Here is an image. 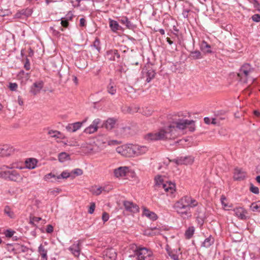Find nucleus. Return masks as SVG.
I'll use <instances>...</instances> for the list:
<instances>
[{"label": "nucleus", "mask_w": 260, "mask_h": 260, "mask_svg": "<svg viewBox=\"0 0 260 260\" xmlns=\"http://www.w3.org/2000/svg\"><path fill=\"white\" fill-rule=\"evenodd\" d=\"M48 134L53 138H61V133L57 131L49 130Z\"/></svg>", "instance_id": "72a5a7b5"}, {"label": "nucleus", "mask_w": 260, "mask_h": 260, "mask_svg": "<svg viewBox=\"0 0 260 260\" xmlns=\"http://www.w3.org/2000/svg\"><path fill=\"white\" fill-rule=\"evenodd\" d=\"M224 112H222V111H221V112L218 111L217 112V113L216 114V116L218 115V121H219L220 120H224L226 118V116L224 115Z\"/></svg>", "instance_id": "37998d69"}, {"label": "nucleus", "mask_w": 260, "mask_h": 260, "mask_svg": "<svg viewBox=\"0 0 260 260\" xmlns=\"http://www.w3.org/2000/svg\"><path fill=\"white\" fill-rule=\"evenodd\" d=\"M66 129L69 132H75L74 130H73L74 129L71 123L69 124L68 125H67L66 127Z\"/></svg>", "instance_id": "bf43d9fd"}, {"label": "nucleus", "mask_w": 260, "mask_h": 260, "mask_svg": "<svg viewBox=\"0 0 260 260\" xmlns=\"http://www.w3.org/2000/svg\"><path fill=\"white\" fill-rule=\"evenodd\" d=\"M61 25L64 27H68V26H69V21L66 20V19H63V18H61Z\"/></svg>", "instance_id": "864d4df0"}, {"label": "nucleus", "mask_w": 260, "mask_h": 260, "mask_svg": "<svg viewBox=\"0 0 260 260\" xmlns=\"http://www.w3.org/2000/svg\"><path fill=\"white\" fill-rule=\"evenodd\" d=\"M128 170L127 167H120L114 170V174L116 177H123L126 175Z\"/></svg>", "instance_id": "f3484780"}, {"label": "nucleus", "mask_w": 260, "mask_h": 260, "mask_svg": "<svg viewBox=\"0 0 260 260\" xmlns=\"http://www.w3.org/2000/svg\"><path fill=\"white\" fill-rule=\"evenodd\" d=\"M194 229L193 227H189L185 232V236L186 238L190 239L193 235Z\"/></svg>", "instance_id": "c9c22d12"}, {"label": "nucleus", "mask_w": 260, "mask_h": 260, "mask_svg": "<svg viewBox=\"0 0 260 260\" xmlns=\"http://www.w3.org/2000/svg\"><path fill=\"white\" fill-rule=\"evenodd\" d=\"M123 205L127 211H130V202L124 201Z\"/></svg>", "instance_id": "4d7b16f0"}, {"label": "nucleus", "mask_w": 260, "mask_h": 260, "mask_svg": "<svg viewBox=\"0 0 260 260\" xmlns=\"http://www.w3.org/2000/svg\"><path fill=\"white\" fill-rule=\"evenodd\" d=\"M8 180L15 182H21L22 177L16 170H11Z\"/></svg>", "instance_id": "2eb2a0df"}, {"label": "nucleus", "mask_w": 260, "mask_h": 260, "mask_svg": "<svg viewBox=\"0 0 260 260\" xmlns=\"http://www.w3.org/2000/svg\"><path fill=\"white\" fill-rule=\"evenodd\" d=\"M32 13V9L27 8L25 9H22L17 12L14 15L15 18H21L23 17H28L30 16Z\"/></svg>", "instance_id": "ddd939ff"}, {"label": "nucleus", "mask_w": 260, "mask_h": 260, "mask_svg": "<svg viewBox=\"0 0 260 260\" xmlns=\"http://www.w3.org/2000/svg\"><path fill=\"white\" fill-rule=\"evenodd\" d=\"M101 120L99 118L94 119L92 124L84 129V133L88 134H93L98 129V125L101 123Z\"/></svg>", "instance_id": "9d476101"}, {"label": "nucleus", "mask_w": 260, "mask_h": 260, "mask_svg": "<svg viewBox=\"0 0 260 260\" xmlns=\"http://www.w3.org/2000/svg\"><path fill=\"white\" fill-rule=\"evenodd\" d=\"M189 11H190V10H188V9H184L183 10L182 14L184 18H188V14Z\"/></svg>", "instance_id": "052dcab7"}, {"label": "nucleus", "mask_w": 260, "mask_h": 260, "mask_svg": "<svg viewBox=\"0 0 260 260\" xmlns=\"http://www.w3.org/2000/svg\"><path fill=\"white\" fill-rule=\"evenodd\" d=\"M41 220V217H33L30 219V223L34 224L35 222H38Z\"/></svg>", "instance_id": "09e8293b"}, {"label": "nucleus", "mask_w": 260, "mask_h": 260, "mask_svg": "<svg viewBox=\"0 0 260 260\" xmlns=\"http://www.w3.org/2000/svg\"><path fill=\"white\" fill-rule=\"evenodd\" d=\"M214 242V238L211 235H210L202 243L201 246L205 248H209Z\"/></svg>", "instance_id": "5701e85b"}, {"label": "nucleus", "mask_w": 260, "mask_h": 260, "mask_svg": "<svg viewBox=\"0 0 260 260\" xmlns=\"http://www.w3.org/2000/svg\"><path fill=\"white\" fill-rule=\"evenodd\" d=\"M95 208V204L94 202H91L89 206L88 212L89 214H92L94 212Z\"/></svg>", "instance_id": "a18cd8bd"}, {"label": "nucleus", "mask_w": 260, "mask_h": 260, "mask_svg": "<svg viewBox=\"0 0 260 260\" xmlns=\"http://www.w3.org/2000/svg\"><path fill=\"white\" fill-rule=\"evenodd\" d=\"M120 21L122 24H125L127 28H130V22L128 21L127 18H121Z\"/></svg>", "instance_id": "a19ab883"}, {"label": "nucleus", "mask_w": 260, "mask_h": 260, "mask_svg": "<svg viewBox=\"0 0 260 260\" xmlns=\"http://www.w3.org/2000/svg\"><path fill=\"white\" fill-rule=\"evenodd\" d=\"M70 176V173L67 171H63L61 174L57 175L56 179L59 180L60 179H67Z\"/></svg>", "instance_id": "e433bc0d"}, {"label": "nucleus", "mask_w": 260, "mask_h": 260, "mask_svg": "<svg viewBox=\"0 0 260 260\" xmlns=\"http://www.w3.org/2000/svg\"><path fill=\"white\" fill-rule=\"evenodd\" d=\"M10 168L7 166H3L0 168V177L8 180L11 170H8Z\"/></svg>", "instance_id": "6ab92c4d"}, {"label": "nucleus", "mask_w": 260, "mask_h": 260, "mask_svg": "<svg viewBox=\"0 0 260 260\" xmlns=\"http://www.w3.org/2000/svg\"><path fill=\"white\" fill-rule=\"evenodd\" d=\"M249 189L250 191L254 194H257L259 193V188L257 187L254 186L252 184H250Z\"/></svg>", "instance_id": "ea45409f"}, {"label": "nucleus", "mask_w": 260, "mask_h": 260, "mask_svg": "<svg viewBox=\"0 0 260 260\" xmlns=\"http://www.w3.org/2000/svg\"><path fill=\"white\" fill-rule=\"evenodd\" d=\"M115 123L116 120L115 119L110 118L105 122L102 126L105 127L107 129L110 130L114 127Z\"/></svg>", "instance_id": "4be33fe9"}, {"label": "nucleus", "mask_w": 260, "mask_h": 260, "mask_svg": "<svg viewBox=\"0 0 260 260\" xmlns=\"http://www.w3.org/2000/svg\"><path fill=\"white\" fill-rule=\"evenodd\" d=\"M24 68L26 70H29L30 69V63L28 59L26 58L25 63L24 66Z\"/></svg>", "instance_id": "680f3d73"}, {"label": "nucleus", "mask_w": 260, "mask_h": 260, "mask_svg": "<svg viewBox=\"0 0 260 260\" xmlns=\"http://www.w3.org/2000/svg\"><path fill=\"white\" fill-rule=\"evenodd\" d=\"M56 177L57 176H56L54 174H53L52 173H50L45 175L44 179L45 180L47 181L49 180L51 178H54L56 180H57V179H56Z\"/></svg>", "instance_id": "c03bdc74"}, {"label": "nucleus", "mask_w": 260, "mask_h": 260, "mask_svg": "<svg viewBox=\"0 0 260 260\" xmlns=\"http://www.w3.org/2000/svg\"><path fill=\"white\" fill-rule=\"evenodd\" d=\"M69 249L75 256L78 257L80 254L81 250V242L80 241H78L76 242H75L69 247Z\"/></svg>", "instance_id": "9b49d317"}, {"label": "nucleus", "mask_w": 260, "mask_h": 260, "mask_svg": "<svg viewBox=\"0 0 260 260\" xmlns=\"http://www.w3.org/2000/svg\"><path fill=\"white\" fill-rule=\"evenodd\" d=\"M20 251L22 252H26L28 251V248L24 246H21L20 248Z\"/></svg>", "instance_id": "338daca9"}, {"label": "nucleus", "mask_w": 260, "mask_h": 260, "mask_svg": "<svg viewBox=\"0 0 260 260\" xmlns=\"http://www.w3.org/2000/svg\"><path fill=\"white\" fill-rule=\"evenodd\" d=\"M198 204V202L191 197L185 196L175 204L174 208L182 218H188L192 216L190 209L196 207Z\"/></svg>", "instance_id": "f03ea898"}, {"label": "nucleus", "mask_w": 260, "mask_h": 260, "mask_svg": "<svg viewBox=\"0 0 260 260\" xmlns=\"http://www.w3.org/2000/svg\"><path fill=\"white\" fill-rule=\"evenodd\" d=\"M119 57L120 55L117 50H110L107 52V57L109 60H115V57L119 58Z\"/></svg>", "instance_id": "412c9836"}, {"label": "nucleus", "mask_w": 260, "mask_h": 260, "mask_svg": "<svg viewBox=\"0 0 260 260\" xmlns=\"http://www.w3.org/2000/svg\"><path fill=\"white\" fill-rule=\"evenodd\" d=\"M175 126H169L164 129H160L159 132L155 133H149L147 134L145 138L146 140H159L172 139L176 137L175 132L176 128L180 129H184L187 126H189V130L193 132L195 129L194 121L187 119H179L175 122Z\"/></svg>", "instance_id": "f257e3e1"}, {"label": "nucleus", "mask_w": 260, "mask_h": 260, "mask_svg": "<svg viewBox=\"0 0 260 260\" xmlns=\"http://www.w3.org/2000/svg\"><path fill=\"white\" fill-rule=\"evenodd\" d=\"M139 211V207L137 205L131 202V212L137 213Z\"/></svg>", "instance_id": "79ce46f5"}, {"label": "nucleus", "mask_w": 260, "mask_h": 260, "mask_svg": "<svg viewBox=\"0 0 260 260\" xmlns=\"http://www.w3.org/2000/svg\"><path fill=\"white\" fill-rule=\"evenodd\" d=\"M14 233V232L10 230H7L5 232V235L7 237H12Z\"/></svg>", "instance_id": "6e6d98bb"}, {"label": "nucleus", "mask_w": 260, "mask_h": 260, "mask_svg": "<svg viewBox=\"0 0 260 260\" xmlns=\"http://www.w3.org/2000/svg\"><path fill=\"white\" fill-rule=\"evenodd\" d=\"M153 259V255L151 250L135 243L131 244V260H152Z\"/></svg>", "instance_id": "7ed1b4c3"}, {"label": "nucleus", "mask_w": 260, "mask_h": 260, "mask_svg": "<svg viewBox=\"0 0 260 260\" xmlns=\"http://www.w3.org/2000/svg\"><path fill=\"white\" fill-rule=\"evenodd\" d=\"M102 187L92 188L91 191L93 194L99 196L102 193Z\"/></svg>", "instance_id": "58836bf2"}, {"label": "nucleus", "mask_w": 260, "mask_h": 260, "mask_svg": "<svg viewBox=\"0 0 260 260\" xmlns=\"http://www.w3.org/2000/svg\"><path fill=\"white\" fill-rule=\"evenodd\" d=\"M110 26L113 31H116V30L119 29L120 26L119 25L118 22L115 20H110Z\"/></svg>", "instance_id": "7c9ffc66"}, {"label": "nucleus", "mask_w": 260, "mask_h": 260, "mask_svg": "<svg viewBox=\"0 0 260 260\" xmlns=\"http://www.w3.org/2000/svg\"><path fill=\"white\" fill-rule=\"evenodd\" d=\"M142 73L143 74V77L146 78V81L149 83L150 81L154 78L155 75V72L152 69H143Z\"/></svg>", "instance_id": "f8f14e48"}, {"label": "nucleus", "mask_w": 260, "mask_h": 260, "mask_svg": "<svg viewBox=\"0 0 260 260\" xmlns=\"http://www.w3.org/2000/svg\"><path fill=\"white\" fill-rule=\"evenodd\" d=\"M225 200H226V198L222 196L221 198V203L224 208H226L228 207V205L224 203V201H225Z\"/></svg>", "instance_id": "69168bd1"}, {"label": "nucleus", "mask_w": 260, "mask_h": 260, "mask_svg": "<svg viewBox=\"0 0 260 260\" xmlns=\"http://www.w3.org/2000/svg\"><path fill=\"white\" fill-rule=\"evenodd\" d=\"M83 171L81 169H76L72 171V173L76 175V176H80L83 174Z\"/></svg>", "instance_id": "49530a36"}, {"label": "nucleus", "mask_w": 260, "mask_h": 260, "mask_svg": "<svg viewBox=\"0 0 260 260\" xmlns=\"http://www.w3.org/2000/svg\"><path fill=\"white\" fill-rule=\"evenodd\" d=\"M46 231L47 233H51L53 232V227L52 225L51 224H48L47 226V228H46Z\"/></svg>", "instance_id": "13d9d810"}, {"label": "nucleus", "mask_w": 260, "mask_h": 260, "mask_svg": "<svg viewBox=\"0 0 260 260\" xmlns=\"http://www.w3.org/2000/svg\"><path fill=\"white\" fill-rule=\"evenodd\" d=\"M250 209L253 212H260V201L252 203Z\"/></svg>", "instance_id": "c756f323"}, {"label": "nucleus", "mask_w": 260, "mask_h": 260, "mask_svg": "<svg viewBox=\"0 0 260 260\" xmlns=\"http://www.w3.org/2000/svg\"><path fill=\"white\" fill-rule=\"evenodd\" d=\"M90 47H94L98 52H100L101 48L100 45V41L98 38H95L93 44L90 45Z\"/></svg>", "instance_id": "2f4dec72"}, {"label": "nucleus", "mask_w": 260, "mask_h": 260, "mask_svg": "<svg viewBox=\"0 0 260 260\" xmlns=\"http://www.w3.org/2000/svg\"><path fill=\"white\" fill-rule=\"evenodd\" d=\"M105 260H115L117 254L114 249H107L104 255Z\"/></svg>", "instance_id": "dca6fc26"}, {"label": "nucleus", "mask_w": 260, "mask_h": 260, "mask_svg": "<svg viewBox=\"0 0 260 260\" xmlns=\"http://www.w3.org/2000/svg\"><path fill=\"white\" fill-rule=\"evenodd\" d=\"M172 161L177 165H188L192 164L194 161V158L191 156L180 157L172 160Z\"/></svg>", "instance_id": "0eeeda50"}, {"label": "nucleus", "mask_w": 260, "mask_h": 260, "mask_svg": "<svg viewBox=\"0 0 260 260\" xmlns=\"http://www.w3.org/2000/svg\"><path fill=\"white\" fill-rule=\"evenodd\" d=\"M107 91L109 94L114 95L116 92V86L111 84H109L107 86Z\"/></svg>", "instance_id": "4c0bfd02"}, {"label": "nucleus", "mask_w": 260, "mask_h": 260, "mask_svg": "<svg viewBox=\"0 0 260 260\" xmlns=\"http://www.w3.org/2000/svg\"><path fill=\"white\" fill-rule=\"evenodd\" d=\"M233 211L235 215L241 220H246L249 218L248 216H247V211L243 208H236Z\"/></svg>", "instance_id": "6e6552de"}, {"label": "nucleus", "mask_w": 260, "mask_h": 260, "mask_svg": "<svg viewBox=\"0 0 260 260\" xmlns=\"http://www.w3.org/2000/svg\"><path fill=\"white\" fill-rule=\"evenodd\" d=\"M139 179L134 172L131 171V184L135 185L139 183Z\"/></svg>", "instance_id": "f704fd0d"}, {"label": "nucleus", "mask_w": 260, "mask_h": 260, "mask_svg": "<svg viewBox=\"0 0 260 260\" xmlns=\"http://www.w3.org/2000/svg\"><path fill=\"white\" fill-rule=\"evenodd\" d=\"M155 184L154 187L155 189H163L168 194L171 195L175 191V185L171 182H164L160 176H157L155 178Z\"/></svg>", "instance_id": "20e7f679"}, {"label": "nucleus", "mask_w": 260, "mask_h": 260, "mask_svg": "<svg viewBox=\"0 0 260 260\" xmlns=\"http://www.w3.org/2000/svg\"><path fill=\"white\" fill-rule=\"evenodd\" d=\"M18 76L19 78H20V77H22V76H25V78H26V79H28L29 76H28V73H25L24 72V71H21L19 72L18 75Z\"/></svg>", "instance_id": "3c124183"}, {"label": "nucleus", "mask_w": 260, "mask_h": 260, "mask_svg": "<svg viewBox=\"0 0 260 260\" xmlns=\"http://www.w3.org/2000/svg\"><path fill=\"white\" fill-rule=\"evenodd\" d=\"M2 156H8L10 155L13 152V148L8 145H4L2 146Z\"/></svg>", "instance_id": "a211bd4d"}, {"label": "nucleus", "mask_w": 260, "mask_h": 260, "mask_svg": "<svg viewBox=\"0 0 260 260\" xmlns=\"http://www.w3.org/2000/svg\"><path fill=\"white\" fill-rule=\"evenodd\" d=\"M143 215L152 221H155L158 218V216L154 212L150 211L146 208L144 209Z\"/></svg>", "instance_id": "aec40b11"}, {"label": "nucleus", "mask_w": 260, "mask_h": 260, "mask_svg": "<svg viewBox=\"0 0 260 260\" xmlns=\"http://www.w3.org/2000/svg\"><path fill=\"white\" fill-rule=\"evenodd\" d=\"M73 17V14L72 12V11H69L67 15H66V17L63 19H66V20L69 21L71 20Z\"/></svg>", "instance_id": "603ef678"}, {"label": "nucleus", "mask_w": 260, "mask_h": 260, "mask_svg": "<svg viewBox=\"0 0 260 260\" xmlns=\"http://www.w3.org/2000/svg\"><path fill=\"white\" fill-rule=\"evenodd\" d=\"M86 120L87 118L82 121V122H76L73 123H71L74 129L73 130H74V131L76 132L79 129H80L82 126V124L84 123L86 121Z\"/></svg>", "instance_id": "473e14b6"}, {"label": "nucleus", "mask_w": 260, "mask_h": 260, "mask_svg": "<svg viewBox=\"0 0 260 260\" xmlns=\"http://www.w3.org/2000/svg\"><path fill=\"white\" fill-rule=\"evenodd\" d=\"M189 57L192 59H198L202 58V54L199 50H195L190 52Z\"/></svg>", "instance_id": "a878e982"}, {"label": "nucleus", "mask_w": 260, "mask_h": 260, "mask_svg": "<svg viewBox=\"0 0 260 260\" xmlns=\"http://www.w3.org/2000/svg\"><path fill=\"white\" fill-rule=\"evenodd\" d=\"M38 252L40 254L43 260L48 259L47 250L42 244H40V245L39 246Z\"/></svg>", "instance_id": "b1692460"}, {"label": "nucleus", "mask_w": 260, "mask_h": 260, "mask_svg": "<svg viewBox=\"0 0 260 260\" xmlns=\"http://www.w3.org/2000/svg\"><path fill=\"white\" fill-rule=\"evenodd\" d=\"M147 148L144 146L131 145V156H137L145 153L147 151Z\"/></svg>", "instance_id": "423d86ee"}, {"label": "nucleus", "mask_w": 260, "mask_h": 260, "mask_svg": "<svg viewBox=\"0 0 260 260\" xmlns=\"http://www.w3.org/2000/svg\"><path fill=\"white\" fill-rule=\"evenodd\" d=\"M70 159V155L66 152H61L58 154V160L60 162H62Z\"/></svg>", "instance_id": "cd10ccee"}, {"label": "nucleus", "mask_w": 260, "mask_h": 260, "mask_svg": "<svg viewBox=\"0 0 260 260\" xmlns=\"http://www.w3.org/2000/svg\"><path fill=\"white\" fill-rule=\"evenodd\" d=\"M18 85L16 83H10L9 87L12 91H15L17 88Z\"/></svg>", "instance_id": "de8ad7c7"}, {"label": "nucleus", "mask_w": 260, "mask_h": 260, "mask_svg": "<svg viewBox=\"0 0 260 260\" xmlns=\"http://www.w3.org/2000/svg\"><path fill=\"white\" fill-rule=\"evenodd\" d=\"M152 231L156 230V232H155L154 233L155 234H160V230L159 229H157L156 227L152 228H151Z\"/></svg>", "instance_id": "774afa93"}, {"label": "nucleus", "mask_w": 260, "mask_h": 260, "mask_svg": "<svg viewBox=\"0 0 260 260\" xmlns=\"http://www.w3.org/2000/svg\"><path fill=\"white\" fill-rule=\"evenodd\" d=\"M102 220L104 222L108 220L109 218V214L106 212H104L102 214Z\"/></svg>", "instance_id": "5fc2aeb1"}, {"label": "nucleus", "mask_w": 260, "mask_h": 260, "mask_svg": "<svg viewBox=\"0 0 260 260\" xmlns=\"http://www.w3.org/2000/svg\"><path fill=\"white\" fill-rule=\"evenodd\" d=\"M211 46L208 44L205 41H203L200 45L201 50L206 53H210L212 52L210 49Z\"/></svg>", "instance_id": "393cba45"}, {"label": "nucleus", "mask_w": 260, "mask_h": 260, "mask_svg": "<svg viewBox=\"0 0 260 260\" xmlns=\"http://www.w3.org/2000/svg\"><path fill=\"white\" fill-rule=\"evenodd\" d=\"M252 20L254 22H260V15L259 14H254L251 17Z\"/></svg>", "instance_id": "8fccbe9b"}, {"label": "nucleus", "mask_w": 260, "mask_h": 260, "mask_svg": "<svg viewBox=\"0 0 260 260\" xmlns=\"http://www.w3.org/2000/svg\"><path fill=\"white\" fill-rule=\"evenodd\" d=\"M44 82L42 80L36 81L30 87V92L34 95L38 94L43 88Z\"/></svg>", "instance_id": "1a4fd4ad"}, {"label": "nucleus", "mask_w": 260, "mask_h": 260, "mask_svg": "<svg viewBox=\"0 0 260 260\" xmlns=\"http://www.w3.org/2000/svg\"><path fill=\"white\" fill-rule=\"evenodd\" d=\"M254 71V69L249 63L244 64L240 68L238 76L240 78V80L244 83L247 82L250 79V75Z\"/></svg>", "instance_id": "39448f33"}, {"label": "nucleus", "mask_w": 260, "mask_h": 260, "mask_svg": "<svg viewBox=\"0 0 260 260\" xmlns=\"http://www.w3.org/2000/svg\"><path fill=\"white\" fill-rule=\"evenodd\" d=\"M211 123L213 124H216L219 123L218 115H216V118L212 119V121Z\"/></svg>", "instance_id": "0e129e2a"}, {"label": "nucleus", "mask_w": 260, "mask_h": 260, "mask_svg": "<svg viewBox=\"0 0 260 260\" xmlns=\"http://www.w3.org/2000/svg\"><path fill=\"white\" fill-rule=\"evenodd\" d=\"M246 172L242 169L236 168L234 173V179L235 180H243L246 176Z\"/></svg>", "instance_id": "4468645a"}, {"label": "nucleus", "mask_w": 260, "mask_h": 260, "mask_svg": "<svg viewBox=\"0 0 260 260\" xmlns=\"http://www.w3.org/2000/svg\"><path fill=\"white\" fill-rule=\"evenodd\" d=\"M26 166L28 169H34L36 166V160L34 158H29L25 161Z\"/></svg>", "instance_id": "bb28decb"}, {"label": "nucleus", "mask_w": 260, "mask_h": 260, "mask_svg": "<svg viewBox=\"0 0 260 260\" xmlns=\"http://www.w3.org/2000/svg\"><path fill=\"white\" fill-rule=\"evenodd\" d=\"M86 25V20L84 18H82L80 19V26L84 27Z\"/></svg>", "instance_id": "e2e57ef3"}, {"label": "nucleus", "mask_w": 260, "mask_h": 260, "mask_svg": "<svg viewBox=\"0 0 260 260\" xmlns=\"http://www.w3.org/2000/svg\"><path fill=\"white\" fill-rule=\"evenodd\" d=\"M4 213L11 218H14L15 215L14 212L9 206H5L4 210Z\"/></svg>", "instance_id": "c85d7f7f"}]
</instances>
